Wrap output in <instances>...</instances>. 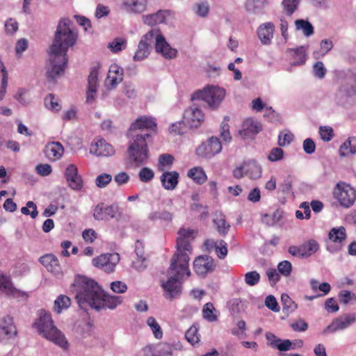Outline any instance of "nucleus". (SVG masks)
I'll list each match as a JSON object with an SVG mask.
<instances>
[{
    "mask_svg": "<svg viewBox=\"0 0 356 356\" xmlns=\"http://www.w3.org/2000/svg\"><path fill=\"white\" fill-rule=\"evenodd\" d=\"M196 232L192 229L181 227L177 232V251L171 259V264L167 272L168 280L163 282L162 287L165 297L172 299L178 297L181 292V281L184 276L191 275L188 268L189 256L192 251L191 241Z\"/></svg>",
    "mask_w": 356,
    "mask_h": 356,
    "instance_id": "1",
    "label": "nucleus"
},
{
    "mask_svg": "<svg viewBox=\"0 0 356 356\" xmlns=\"http://www.w3.org/2000/svg\"><path fill=\"white\" fill-rule=\"evenodd\" d=\"M68 18L60 19L58 22L52 44L49 49V66L47 71L49 81L54 82L64 73L68 58L67 52L77 40V33L71 27Z\"/></svg>",
    "mask_w": 356,
    "mask_h": 356,
    "instance_id": "2",
    "label": "nucleus"
},
{
    "mask_svg": "<svg viewBox=\"0 0 356 356\" xmlns=\"http://www.w3.org/2000/svg\"><path fill=\"white\" fill-rule=\"evenodd\" d=\"M82 309L89 306L97 311L102 309H113L122 302V298L106 294L97 282L85 276H77L70 286Z\"/></svg>",
    "mask_w": 356,
    "mask_h": 356,
    "instance_id": "3",
    "label": "nucleus"
},
{
    "mask_svg": "<svg viewBox=\"0 0 356 356\" xmlns=\"http://www.w3.org/2000/svg\"><path fill=\"white\" fill-rule=\"evenodd\" d=\"M156 124L154 118L143 116L131 124L129 129L131 139L127 149L130 163L135 167L145 164L149 158L148 143L151 141L149 130Z\"/></svg>",
    "mask_w": 356,
    "mask_h": 356,
    "instance_id": "4",
    "label": "nucleus"
},
{
    "mask_svg": "<svg viewBox=\"0 0 356 356\" xmlns=\"http://www.w3.org/2000/svg\"><path fill=\"white\" fill-rule=\"evenodd\" d=\"M155 43V49L166 58H173L177 56V51L172 48L166 42L165 38L161 34L159 29H152L144 35L140 39L138 49L134 56L135 61H141L147 58Z\"/></svg>",
    "mask_w": 356,
    "mask_h": 356,
    "instance_id": "5",
    "label": "nucleus"
},
{
    "mask_svg": "<svg viewBox=\"0 0 356 356\" xmlns=\"http://www.w3.org/2000/svg\"><path fill=\"white\" fill-rule=\"evenodd\" d=\"M38 318L33 324L38 333L47 340L53 342L63 350L69 346L65 334L54 325L51 314L44 310L38 311Z\"/></svg>",
    "mask_w": 356,
    "mask_h": 356,
    "instance_id": "6",
    "label": "nucleus"
},
{
    "mask_svg": "<svg viewBox=\"0 0 356 356\" xmlns=\"http://www.w3.org/2000/svg\"><path fill=\"white\" fill-rule=\"evenodd\" d=\"M225 96V90L218 86H211L193 95V99H202L209 107L216 108Z\"/></svg>",
    "mask_w": 356,
    "mask_h": 356,
    "instance_id": "7",
    "label": "nucleus"
},
{
    "mask_svg": "<svg viewBox=\"0 0 356 356\" xmlns=\"http://www.w3.org/2000/svg\"><path fill=\"white\" fill-rule=\"evenodd\" d=\"M334 197L341 206L349 208L356 200V191L350 185L340 182L334 188Z\"/></svg>",
    "mask_w": 356,
    "mask_h": 356,
    "instance_id": "8",
    "label": "nucleus"
},
{
    "mask_svg": "<svg viewBox=\"0 0 356 356\" xmlns=\"http://www.w3.org/2000/svg\"><path fill=\"white\" fill-rule=\"evenodd\" d=\"M222 150V144L216 136H211L203 142L196 149V155L202 159H209L219 154Z\"/></svg>",
    "mask_w": 356,
    "mask_h": 356,
    "instance_id": "9",
    "label": "nucleus"
},
{
    "mask_svg": "<svg viewBox=\"0 0 356 356\" xmlns=\"http://www.w3.org/2000/svg\"><path fill=\"white\" fill-rule=\"evenodd\" d=\"M119 261L120 256L118 253L104 254L94 258L92 264L95 267L109 273L114 271L115 266Z\"/></svg>",
    "mask_w": 356,
    "mask_h": 356,
    "instance_id": "10",
    "label": "nucleus"
},
{
    "mask_svg": "<svg viewBox=\"0 0 356 356\" xmlns=\"http://www.w3.org/2000/svg\"><path fill=\"white\" fill-rule=\"evenodd\" d=\"M216 268L214 260L207 255L197 257L193 261L195 273L201 277H205L208 273H212Z\"/></svg>",
    "mask_w": 356,
    "mask_h": 356,
    "instance_id": "11",
    "label": "nucleus"
},
{
    "mask_svg": "<svg viewBox=\"0 0 356 356\" xmlns=\"http://www.w3.org/2000/svg\"><path fill=\"white\" fill-rule=\"evenodd\" d=\"M204 120V114L196 106H191L184 113L183 122L189 128H197Z\"/></svg>",
    "mask_w": 356,
    "mask_h": 356,
    "instance_id": "12",
    "label": "nucleus"
},
{
    "mask_svg": "<svg viewBox=\"0 0 356 356\" xmlns=\"http://www.w3.org/2000/svg\"><path fill=\"white\" fill-rule=\"evenodd\" d=\"M118 213L119 207L118 204L106 205L104 203H99L94 209L93 216L95 220H103L114 218Z\"/></svg>",
    "mask_w": 356,
    "mask_h": 356,
    "instance_id": "13",
    "label": "nucleus"
},
{
    "mask_svg": "<svg viewBox=\"0 0 356 356\" xmlns=\"http://www.w3.org/2000/svg\"><path fill=\"white\" fill-rule=\"evenodd\" d=\"M355 81V76H350L341 84L335 95L336 100L339 104L344 103L348 97L355 93L356 88L353 86Z\"/></svg>",
    "mask_w": 356,
    "mask_h": 356,
    "instance_id": "14",
    "label": "nucleus"
},
{
    "mask_svg": "<svg viewBox=\"0 0 356 356\" xmlns=\"http://www.w3.org/2000/svg\"><path fill=\"white\" fill-rule=\"evenodd\" d=\"M355 81V76H350L341 84L335 95L336 100L339 104L344 103L348 97L355 93L356 88L353 86Z\"/></svg>",
    "mask_w": 356,
    "mask_h": 356,
    "instance_id": "15",
    "label": "nucleus"
},
{
    "mask_svg": "<svg viewBox=\"0 0 356 356\" xmlns=\"http://www.w3.org/2000/svg\"><path fill=\"white\" fill-rule=\"evenodd\" d=\"M356 321L355 314H349L341 316L335 318L333 321L324 330L323 332L334 333L339 330H343L349 325L355 323Z\"/></svg>",
    "mask_w": 356,
    "mask_h": 356,
    "instance_id": "16",
    "label": "nucleus"
},
{
    "mask_svg": "<svg viewBox=\"0 0 356 356\" xmlns=\"http://www.w3.org/2000/svg\"><path fill=\"white\" fill-rule=\"evenodd\" d=\"M17 328L13 323V317L6 316L0 322V341L15 337L17 335Z\"/></svg>",
    "mask_w": 356,
    "mask_h": 356,
    "instance_id": "17",
    "label": "nucleus"
},
{
    "mask_svg": "<svg viewBox=\"0 0 356 356\" xmlns=\"http://www.w3.org/2000/svg\"><path fill=\"white\" fill-rule=\"evenodd\" d=\"M124 70L116 64L109 67L108 75L105 81L106 86L110 89L115 88L123 80Z\"/></svg>",
    "mask_w": 356,
    "mask_h": 356,
    "instance_id": "18",
    "label": "nucleus"
},
{
    "mask_svg": "<svg viewBox=\"0 0 356 356\" xmlns=\"http://www.w3.org/2000/svg\"><path fill=\"white\" fill-rule=\"evenodd\" d=\"M115 150L111 145L104 139L97 140L91 144L90 153L97 156H108L114 154Z\"/></svg>",
    "mask_w": 356,
    "mask_h": 356,
    "instance_id": "19",
    "label": "nucleus"
},
{
    "mask_svg": "<svg viewBox=\"0 0 356 356\" xmlns=\"http://www.w3.org/2000/svg\"><path fill=\"white\" fill-rule=\"evenodd\" d=\"M65 177L69 186L73 190H80L82 188V179L78 175V169L74 164H70L65 169Z\"/></svg>",
    "mask_w": 356,
    "mask_h": 356,
    "instance_id": "20",
    "label": "nucleus"
},
{
    "mask_svg": "<svg viewBox=\"0 0 356 356\" xmlns=\"http://www.w3.org/2000/svg\"><path fill=\"white\" fill-rule=\"evenodd\" d=\"M98 86V70L96 67L92 69L88 79V90L86 102L92 104L96 96L97 88Z\"/></svg>",
    "mask_w": 356,
    "mask_h": 356,
    "instance_id": "21",
    "label": "nucleus"
},
{
    "mask_svg": "<svg viewBox=\"0 0 356 356\" xmlns=\"http://www.w3.org/2000/svg\"><path fill=\"white\" fill-rule=\"evenodd\" d=\"M42 265H43L48 271L55 275H58L61 273V267L58 258L52 254H47L41 257L39 259Z\"/></svg>",
    "mask_w": 356,
    "mask_h": 356,
    "instance_id": "22",
    "label": "nucleus"
},
{
    "mask_svg": "<svg viewBox=\"0 0 356 356\" xmlns=\"http://www.w3.org/2000/svg\"><path fill=\"white\" fill-rule=\"evenodd\" d=\"M261 124L257 120L249 118L246 119L243 123V128L240 131V134L244 137H252L261 131Z\"/></svg>",
    "mask_w": 356,
    "mask_h": 356,
    "instance_id": "23",
    "label": "nucleus"
},
{
    "mask_svg": "<svg viewBox=\"0 0 356 356\" xmlns=\"http://www.w3.org/2000/svg\"><path fill=\"white\" fill-rule=\"evenodd\" d=\"M64 148L59 142H51L45 146L44 153L51 161H56L61 158Z\"/></svg>",
    "mask_w": 356,
    "mask_h": 356,
    "instance_id": "24",
    "label": "nucleus"
},
{
    "mask_svg": "<svg viewBox=\"0 0 356 356\" xmlns=\"http://www.w3.org/2000/svg\"><path fill=\"white\" fill-rule=\"evenodd\" d=\"M274 24L267 22L261 25L257 29V35L263 44L270 43L273 36Z\"/></svg>",
    "mask_w": 356,
    "mask_h": 356,
    "instance_id": "25",
    "label": "nucleus"
},
{
    "mask_svg": "<svg viewBox=\"0 0 356 356\" xmlns=\"http://www.w3.org/2000/svg\"><path fill=\"white\" fill-rule=\"evenodd\" d=\"M179 173L176 171L165 172L161 176L163 187L166 190H174L178 184Z\"/></svg>",
    "mask_w": 356,
    "mask_h": 356,
    "instance_id": "26",
    "label": "nucleus"
},
{
    "mask_svg": "<svg viewBox=\"0 0 356 356\" xmlns=\"http://www.w3.org/2000/svg\"><path fill=\"white\" fill-rule=\"evenodd\" d=\"M287 51L291 54L293 58L291 63V65H300L305 63L306 54L304 47L301 46L296 49H289Z\"/></svg>",
    "mask_w": 356,
    "mask_h": 356,
    "instance_id": "27",
    "label": "nucleus"
},
{
    "mask_svg": "<svg viewBox=\"0 0 356 356\" xmlns=\"http://www.w3.org/2000/svg\"><path fill=\"white\" fill-rule=\"evenodd\" d=\"M204 245L207 247H215L216 254L220 259H223L227 254V243L223 240H220L216 242L213 240H207L205 241Z\"/></svg>",
    "mask_w": 356,
    "mask_h": 356,
    "instance_id": "28",
    "label": "nucleus"
},
{
    "mask_svg": "<svg viewBox=\"0 0 356 356\" xmlns=\"http://www.w3.org/2000/svg\"><path fill=\"white\" fill-rule=\"evenodd\" d=\"M166 17V11L159 10L156 13L143 15V19L145 24L154 26L164 22Z\"/></svg>",
    "mask_w": 356,
    "mask_h": 356,
    "instance_id": "29",
    "label": "nucleus"
},
{
    "mask_svg": "<svg viewBox=\"0 0 356 356\" xmlns=\"http://www.w3.org/2000/svg\"><path fill=\"white\" fill-rule=\"evenodd\" d=\"M339 152L342 156L356 154V137H350L346 140L341 145Z\"/></svg>",
    "mask_w": 356,
    "mask_h": 356,
    "instance_id": "30",
    "label": "nucleus"
},
{
    "mask_svg": "<svg viewBox=\"0 0 356 356\" xmlns=\"http://www.w3.org/2000/svg\"><path fill=\"white\" fill-rule=\"evenodd\" d=\"M146 0H124L127 10L134 13H141L146 8Z\"/></svg>",
    "mask_w": 356,
    "mask_h": 356,
    "instance_id": "31",
    "label": "nucleus"
},
{
    "mask_svg": "<svg viewBox=\"0 0 356 356\" xmlns=\"http://www.w3.org/2000/svg\"><path fill=\"white\" fill-rule=\"evenodd\" d=\"M303 257L307 258L316 252L319 249V245L316 241L310 239L300 245Z\"/></svg>",
    "mask_w": 356,
    "mask_h": 356,
    "instance_id": "32",
    "label": "nucleus"
},
{
    "mask_svg": "<svg viewBox=\"0 0 356 356\" xmlns=\"http://www.w3.org/2000/svg\"><path fill=\"white\" fill-rule=\"evenodd\" d=\"M71 305L70 298L65 295L58 296L54 301V310L60 314L63 310L67 309Z\"/></svg>",
    "mask_w": 356,
    "mask_h": 356,
    "instance_id": "33",
    "label": "nucleus"
},
{
    "mask_svg": "<svg viewBox=\"0 0 356 356\" xmlns=\"http://www.w3.org/2000/svg\"><path fill=\"white\" fill-rule=\"evenodd\" d=\"M266 3V0H247L245 8L250 13L258 14L261 12Z\"/></svg>",
    "mask_w": 356,
    "mask_h": 356,
    "instance_id": "34",
    "label": "nucleus"
},
{
    "mask_svg": "<svg viewBox=\"0 0 356 356\" xmlns=\"http://www.w3.org/2000/svg\"><path fill=\"white\" fill-rule=\"evenodd\" d=\"M188 177L193 179L196 183L202 184L207 180V175L204 170L200 167H194L188 172Z\"/></svg>",
    "mask_w": 356,
    "mask_h": 356,
    "instance_id": "35",
    "label": "nucleus"
},
{
    "mask_svg": "<svg viewBox=\"0 0 356 356\" xmlns=\"http://www.w3.org/2000/svg\"><path fill=\"white\" fill-rule=\"evenodd\" d=\"M13 289L10 277L0 273V293L9 296Z\"/></svg>",
    "mask_w": 356,
    "mask_h": 356,
    "instance_id": "36",
    "label": "nucleus"
},
{
    "mask_svg": "<svg viewBox=\"0 0 356 356\" xmlns=\"http://www.w3.org/2000/svg\"><path fill=\"white\" fill-rule=\"evenodd\" d=\"M172 218L173 214L165 210L152 211L148 215V219L152 221L161 220L170 222L172 220Z\"/></svg>",
    "mask_w": 356,
    "mask_h": 356,
    "instance_id": "37",
    "label": "nucleus"
},
{
    "mask_svg": "<svg viewBox=\"0 0 356 356\" xmlns=\"http://www.w3.org/2000/svg\"><path fill=\"white\" fill-rule=\"evenodd\" d=\"M44 103L48 109L54 112L59 111L62 106L58 97L53 94H49L44 99Z\"/></svg>",
    "mask_w": 356,
    "mask_h": 356,
    "instance_id": "38",
    "label": "nucleus"
},
{
    "mask_svg": "<svg viewBox=\"0 0 356 356\" xmlns=\"http://www.w3.org/2000/svg\"><path fill=\"white\" fill-rule=\"evenodd\" d=\"M282 218V211L276 210L273 214H265L262 217V222L268 226H273Z\"/></svg>",
    "mask_w": 356,
    "mask_h": 356,
    "instance_id": "39",
    "label": "nucleus"
},
{
    "mask_svg": "<svg viewBox=\"0 0 356 356\" xmlns=\"http://www.w3.org/2000/svg\"><path fill=\"white\" fill-rule=\"evenodd\" d=\"M246 175L251 179H256L261 176V168L254 162L246 164Z\"/></svg>",
    "mask_w": 356,
    "mask_h": 356,
    "instance_id": "40",
    "label": "nucleus"
},
{
    "mask_svg": "<svg viewBox=\"0 0 356 356\" xmlns=\"http://www.w3.org/2000/svg\"><path fill=\"white\" fill-rule=\"evenodd\" d=\"M281 302L283 306V311L286 313H291L297 309V304L286 293L282 295Z\"/></svg>",
    "mask_w": 356,
    "mask_h": 356,
    "instance_id": "41",
    "label": "nucleus"
},
{
    "mask_svg": "<svg viewBox=\"0 0 356 356\" xmlns=\"http://www.w3.org/2000/svg\"><path fill=\"white\" fill-rule=\"evenodd\" d=\"M213 222L216 225L217 230L220 235L225 236L227 234L230 225L226 221L224 216H220L216 218L213 219Z\"/></svg>",
    "mask_w": 356,
    "mask_h": 356,
    "instance_id": "42",
    "label": "nucleus"
},
{
    "mask_svg": "<svg viewBox=\"0 0 356 356\" xmlns=\"http://www.w3.org/2000/svg\"><path fill=\"white\" fill-rule=\"evenodd\" d=\"M295 24L296 29L302 30L305 36L308 37L314 33V27L309 22L304 19H297Z\"/></svg>",
    "mask_w": 356,
    "mask_h": 356,
    "instance_id": "43",
    "label": "nucleus"
},
{
    "mask_svg": "<svg viewBox=\"0 0 356 356\" xmlns=\"http://www.w3.org/2000/svg\"><path fill=\"white\" fill-rule=\"evenodd\" d=\"M346 229L344 227L333 228L329 233V238L333 242L341 243L346 238Z\"/></svg>",
    "mask_w": 356,
    "mask_h": 356,
    "instance_id": "44",
    "label": "nucleus"
},
{
    "mask_svg": "<svg viewBox=\"0 0 356 356\" xmlns=\"http://www.w3.org/2000/svg\"><path fill=\"white\" fill-rule=\"evenodd\" d=\"M172 348L169 343H160L155 347V353L152 356H171Z\"/></svg>",
    "mask_w": 356,
    "mask_h": 356,
    "instance_id": "45",
    "label": "nucleus"
},
{
    "mask_svg": "<svg viewBox=\"0 0 356 356\" xmlns=\"http://www.w3.org/2000/svg\"><path fill=\"white\" fill-rule=\"evenodd\" d=\"M127 46V40L122 38H116L111 43L108 47L113 53H118L125 49Z\"/></svg>",
    "mask_w": 356,
    "mask_h": 356,
    "instance_id": "46",
    "label": "nucleus"
},
{
    "mask_svg": "<svg viewBox=\"0 0 356 356\" xmlns=\"http://www.w3.org/2000/svg\"><path fill=\"white\" fill-rule=\"evenodd\" d=\"M300 0H283L282 6L284 11L289 16H291L297 9Z\"/></svg>",
    "mask_w": 356,
    "mask_h": 356,
    "instance_id": "47",
    "label": "nucleus"
},
{
    "mask_svg": "<svg viewBox=\"0 0 356 356\" xmlns=\"http://www.w3.org/2000/svg\"><path fill=\"white\" fill-rule=\"evenodd\" d=\"M215 308L211 302H207L204 305L202 309V314L204 319L209 322H213L217 320V316L213 314Z\"/></svg>",
    "mask_w": 356,
    "mask_h": 356,
    "instance_id": "48",
    "label": "nucleus"
},
{
    "mask_svg": "<svg viewBox=\"0 0 356 356\" xmlns=\"http://www.w3.org/2000/svg\"><path fill=\"white\" fill-rule=\"evenodd\" d=\"M339 301L344 305L352 304L356 302L355 293L347 290H342L339 293Z\"/></svg>",
    "mask_w": 356,
    "mask_h": 356,
    "instance_id": "49",
    "label": "nucleus"
},
{
    "mask_svg": "<svg viewBox=\"0 0 356 356\" xmlns=\"http://www.w3.org/2000/svg\"><path fill=\"white\" fill-rule=\"evenodd\" d=\"M147 323L150 327L154 337L156 339L162 338V330L154 317H149L147 320Z\"/></svg>",
    "mask_w": 356,
    "mask_h": 356,
    "instance_id": "50",
    "label": "nucleus"
},
{
    "mask_svg": "<svg viewBox=\"0 0 356 356\" xmlns=\"http://www.w3.org/2000/svg\"><path fill=\"white\" fill-rule=\"evenodd\" d=\"M260 275L258 272L254 270L246 273L244 275V280L248 286H254L260 281Z\"/></svg>",
    "mask_w": 356,
    "mask_h": 356,
    "instance_id": "51",
    "label": "nucleus"
},
{
    "mask_svg": "<svg viewBox=\"0 0 356 356\" xmlns=\"http://www.w3.org/2000/svg\"><path fill=\"white\" fill-rule=\"evenodd\" d=\"M138 177L142 182L147 183L153 179L154 172L151 168L144 167L139 171Z\"/></svg>",
    "mask_w": 356,
    "mask_h": 356,
    "instance_id": "52",
    "label": "nucleus"
},
{
    "mask_svg": "<svg viewBox=\"0 0 356 356\" xmlns=\"http://www.w3.org/2000/svg\"><path fill=\"white\" fill-rule=\"evenodd\" d=\"M293 134L289 131H282L279 134L278 144L282 147L288 145L293 141Z\"/></svg>",
    "mask_w": 356,
    "mask_h": 356,
    "instance_id": "53",
    "label": "nucleus"
},
{
    "mask_svg": "<svg viewBox=\"0 0 356 356\" xmlns=\"http://www.w3.org/2000/svg\"><path fill=\"white\" fill-rule=\"evenodd\" d=\"M197 332L198 330L197 327L193 325L186 332L185 337L186 340L192 345L198 343L200 341Z\"/></svg>",
    "mask_w": 356,
    "mask_h": 356,
    "instance_id": "54",
    "label": "nucleus"
},
{
    "mask_svg": "<svg viewBox=\"0 0 356 356\" xmlns=\"http://www.w3.org/2000/svg\"><path fill=\"white\" fill-rule=\"evenodd\" d=\"M21 212L24 215H30L32 218H36L38 213L36 204L32 201H29L26 207L21 209Z\"/></svg>",
    "mask_w": 356,
    "mask_h": 356,
    "instance_id": "55",
    "label": "nucleus"
},
{
    "mask_svg": "<svg viewBox=\"0 0 356 356\" xmlns=\"http://www.w3.org/2000/svg\"><path fill=\"white\" fill-rule=\"evenodd\" d=\"M228 120L227 118H225L220 126V136L226 143H229L232 140V136L229 133V126L227 123Z\"/></svg>",
    "mask_w": 356,
    "mask_h": 356,
    "instance_id": "56",
    "label": "nucleus"
},
{
    "mask_svg": "<svg viewBox=\"0 0 356 356\" xmlns=\"http://www.w3.org/2000/svg\"><path fill=\"white\" fill-rule=\"evenodd\" d=\"M277 271L284 277H289L292 271V265L289 261H282L277 266Z\"/></svg>",
    "mask_w": 356,
    "mask_h": 356,
    "instance_id": "57",
    "label": "nucleus"
},
{
    "mask_svg": "<svg viewBox=\"0 0 356 356\" xmlns=\"http://www.w3.org/2000/svg\"><path fill=\"white\" fill-rule=\"evenodd\" d=\"M112 180V176L107 173H103L98 175L95 179V183L97 187L104 188Z\"/></svg>",
    "mask_w": 356,
    "mask_h": 356,
    "instance_id": "58",
    "label": "nucleus"
},
{
    "mask_svg": "<svg viewBox=\"0 0 356 356\" xmlns=\"http://www.w3.org/2000/svg\"><path fill=\"white\" fill-rule=\"evenodd\" d=\"M174 158L170 154H161L159 159V170L163 171L165 166H170L173 162Z\"/></svg>",
    "mask_w": 356,
    "mask_h": 356,
    "instance_id": "59",
    "label": "nucleus"
},
{
    "mask_svg": "<svg viewBox=\"0 0 356 356\" xmlns=\"http://www.w3.org/2000/svg\"><path fill=\"white\" fill-rule=\"evenodd\" d=\"M18 22L13 18H9L5 22V29L7 34L13 35L18 30Z\"/></svg>",
    "mask_w": 356,
    "mask_h": 356,
    "instance_id": "60",
    "label": "nucleus"
},
{
    "mask_svg": "<svg viewBox=\"0 0 356 356\" xmlns=\"http://www.w3.org/2000/svg\"><path fill=\"white\" fill-rule=\"evenodd\" d=\"M266 275L272 286L275 285L280 280V273L275 268L268 269Z\"/></svg>",
    "mask_w": 356,
    "mask_h": 356,
    "instance_id": "61",
    "label": "nucleus"
},
{
    "mask_svg": "<svg viewBox=\"0 0 356 356\" xmlns=\"http://www.w3.org/2000/svg\"><path fill=\"white\" fill-rule=\"evenodd\" d=\"M265 305L269 309L275 312H277L280 311V307L278 305V303L275 298L272 295H269L266 298Z\"/></svg>",
    "mask_w": 356,
    "mask_h": 356,
    "instance_id": "62",
    "label": "nucleus"
},
{
    "mask_svg": "<svg viewBox=\"0 0 356 356\" xmlns=\"http://www.w3.org/2000/svg\"><path fill=\"white\" fill-rule=\"evenodd\" d=\"M284 151L280 147H275L271 149L268 154V159L271 161H277L283 159Z\"/></svg>",
    "mask_w": 356,
    "mask_h": 356,
    "instance_id": "63",
    "label": "nucleus"
},
{
    "mask_svg": "<svg viewBox=\"0 0 356 356\" xmlns=\"http://www.w3.org/2000/svg\"><path fill=\"white\" fill-rule=\"evenodd\" d=\"M326 69L321 61H318L314 65V74L319 79H322L326 74Z\"/></svg>",
    "mask_w": 356,
    "mask_h": 356,
    "instance_id": "64",
    "label": "nucleus"
}]
</instances>
